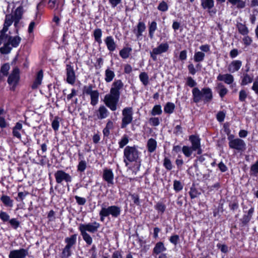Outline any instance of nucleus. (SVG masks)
Instances as JSON below:
<instances>
[{
    "instance_id": "obj_1",
    "label": "nucleus",
    "mask_w": 258,
    "mask_h": 258,
    "mask_svg": "<svg viewBox=\"0 0 258 258\" xmlns=\"http://www.w3.org/2000/svg\"><path fill=\"white\" fill-rule=\"evenodd\" d=\"M100 226V224L96 221L87 224H80L79 225V229L81 234L82 236L83 239L88 245H90L92 243L93 239L87 232L88 231L90 233H94L98 230Z\"/></svg>"
},
{
    "instance_id": "obj_2",
    "label": "nucleus",
    "mask_w": 258,
    "mask_h": 258,
    "mask_svg": "<svg viewBox=\"0 0 258 258\" xmlns=\"http://www.w3.org/2000/svg\"><path fill=\"white\" fill-rule=\"evenodd\" d=\"M193 102L198 103L203 101L205 103L210 102L213 98L212 90L208 87L204 88L200 90L198 87L192 90Z\"/></svg>"
},
{
    "instance_id": "obj_3",
    "label": "nucleus",
    "mask_w": 258,
    "mask_h": 258,
    "mask_svg": "<svg viewBox=\"0 0 258 258\" xmlns=\"http://www.w3.org/2000/svg\"><path fill=\"white\" fill-rule=\"evenodd\" d=\"M7 11L9 14L6 16L4 27L1 31L4 34L8 31V27L13 22H14V25L16 27V8H15V4L13 3L9 4Z\"/></svg>"
},
{
    "instance_id": "obj_4",
    "label": "nucleus",
    "mask_w": 258,
    "mask_h": 258,
    "mask_svg": "<svg viewBox=\"0 0 258 258\" xmlns=\"http://www.w3.org/2000/svg\"><path fill=\"white\" fill-rule=\"evenodd\" d=\"M227 139L229 141V147L230 149L237 152H242L246 150V145L243 140L238 138H235L233 135L229 136Z\"/></svg>"
},
{
    "instance_id": "obj_5",
    "label": "nucleus",
    "mask_w": 258,
    "mask_h": 258,
    "mask_svg": "<svg viewBox=\"0 0 258 258\" xmlns=\"http://www.w3.org/2000/svg\"><path fill=\"white\" fill-rule=\"evenodd\" d=\"M123 161L127 166L128 162L136 161L139 158V151L135 146H126L123 152Z\"/></svg>"
},
{
    "instance_id": "obj_6",
    "label": "nucleus",
    "mask_w": 258,
    "mask_h": 258,
    "mask_svg": "<svg viewBox=\"0 0 258 258\" xmlns=\"http://www.w3.org/2000/svg\"><path fill=\"white\" fill-rule=\"evenodd\" d=\"M121 209L116 206H109L108 208L102 207L99 212L100 220L104 221V217L111 215L113 217L116 218L120 214Z\"/></svg>"
},
{
    "instance_id": "obj_7",
    "label": "nucleus",
    "mask_w": 258,
    "mask_h": 258,
    "mask_svg": "<svg viewBox=\"0 0 258 258\" xmlns=\"http://www.w3.org/2000/svg\"><path fill=\"white\" fill-rule=\"evenodd\" d=\"M119 98V96L110 93L105 96L104 102L105 105L111 110L115 111L117 109V104Z\"/></svg>"
},
{
    "instance_id": "obj_8",
    "label": "nucleus",
    "mask_w": 258,
    "mask_h": 258,
    "mask_svg": "<svg viewBox=\"0 0 258 258\" xmlns=\"http://www.w3.org/2000/svg\"><path fill=\"white\" fill-rule=\"evenodd\" d=\"M83 93L90 95L91 98V104L95 106L98 103L99 93L97 90H93L92 85L84 86Z\"/></svg>"
},
{
    "instance_id": "obj_9",
    "label": "nucleus",
    "mask_w": 258,
    "mask_h": 258,
    "mask_svg": "<svg viewBox=\"0 0 258 258\" xmlns=\"http://www.w3.org/2000/svg\"><path fill=\"white\" fill-rule=\"evenodd\" d=\"M122 118L121 127L123 128L130 124L133 120V108L132 107H125L122 111Z\"/></svg>"
},
{
    "instance_id": "obj_10",
    "label": "nucleus",
    "mask_w": 258,
    "mask_h": 258,
    "mask_svg": "<svg viewBox=\"0 0 258 258\" xmlns=\"http://www.w3.org/2000/svg\"><path fill=\"white\" fill-rule=\"evenodd\" d=\"M54 177L56 182L58 184L61 183L63 181L66 182H70L72 181L71 176L62 170H57L54 173Z\"/></svg>"
},
{
    "instance_id": "obj_11",
    "label": "nucleus",
    "mask_w": 258,
    "mask_h": 258,
    "mask_svg": "<svg viewBox=\"0 0 258 258\" xmlns=\"http://www.w3.org/2000/svg\"><path fill=\"white\" fill-rule=\"evenodd\" d=\"M189 140L191 143V147L194 150H197V154L200 155L202 153V150L201 148L200 139L195 135H191L189 137Z\"/></svg>"
},
{
    "instance_id": "obj_12",
    "label": "nucleus",
    "mask_w": 258,
    "mask_h": 258,
    "mask_svg": "<svg viewBox=\"0 0 258 258\" xmlns=\"http://www.w3.org/2000/svg\"><path fill=\"white\" fill-rule=\"evenodd\" d=\"M67 82L70 84H74L76 81V75L73 67L70 64H67Z\"/></svg>"
},
{
    "instance_id": "obj_13",
    "label": "nucleus",
    "mask_w": 258,
    "mask_h": 258,
    "mask_svg": "<svg viewBox=\"0 0 258 258\" xmlns=\"http://www.w3.org/2000/svg\"><path fill=\"white\" fill-rule=\"evenodd\" d=\"M123 84L120 80H115L110 89V93L120 96V90L122 89Z\"/></svg>"
},
{
    "instance_id": "obj_14",
    "label": "nucleus",
    "mask_w": 258,
    "mask_h": 258,
    "mask_svg": "<svg viewBox=\"0 0 258 258\" xmlns=\"http://www.w3.org/2000/svg\"><path fill=\"white\" fill-rule=\"evenodd\" d=\"M8 83L10 89L15 91L16 88V67L13 69L12 73L9 75L8 79Z\"/></svg>"
},
{
    "instance_id": "obj_15",
    "label": "nucleus",
    "mask_w": 258,
    "mask_h": 258,
    "mask_svg": "<svg viewBox=\"0 0 258 258\" xmlns=\"http://www.w3.org/2000/svg\"><path fill=\"white\" fill-rule=\"evenodd\" d=\"M242 66V62L239 60L232 61L228 67V70L231 73L238 71Z\"/></svg>"
},
{
    "instance_id": "obj_16",
    "label": "nucleus",
    "mask_w": 258,
    "mask_h": 258,
    "mask_svg": "<svg viewBox=\"0 0 258 258\" xmlns=\"http://www.w3.org/2000/svg\"><path fill=\"white\" fill-rule=\"evenodd\" d=\"M217 80L220 81H224L226 84L230 85L234 82V77L230 74H219L217 77Z\"/></svg>"
},
{
    "instance_id": "obj_17",
    "label": "nucleus",
    "mask_w": 258,
    "mask_h": 258,
    "mask_svg": "<svg viewBox=\"0 0 258 258\" xmlns=\"http://www.w3.org/2000/svg\"><path fill=\"white\" fill-rule=\"evenodd\" d=\"M20 3V6L17 8V23L22 18V15L24 13V10L23 9L24 7H26L28 4V0H21L17 2Z\"/></svg>"
},
{
    "instance_id": "obj_18",
    "label": "nucleus",
    "mask_w": 258,
    "mask_h": 258,
    "mask_svg": "<svg viewBox=\"0 0 258 258\" xmlns=\"http://www.w3.org/2000/svg\"><path fill=\"white\" fill-rule=\"evenodd\" d=\"M103 178L108 184H113V174L112 170L108 169H104Z\"/></svg>"
},
{
    "instance_id": "obj_19",
    "label": "nucleus",
    "mask_w": 258,
    "mask_h": 258,
    "mask_svg": "<svg viewBox=\"0 0 258 258\" xmlns=\"http://www.w3.org/2000/svg\"><path fill=\"white\" fill-rule=\"evenodd\" d=\"M104 41L107 46V49L110 51H113L115 50L116 47V45L114 42V39L112 36H107L105 38Z\"/></svg>"
},
{
    "instance_id": "obj_20",
    "label": "nucleus",
    "mask_w": 258,
    "mask_h": 258,
    "mask_svg": "<svg viewBox=\"0 0 258 258\" xmlns=\"http://www.w3.org/2000/svg\"><path fill=\"white\" fill-rule=\"evenodd\" d=\"M108 111L107 109L103 105L99 107L97 113V118L103 119L106 118L108 115Z\"/></svg>"
},
{
    "instance_id": "obj_21",
    "label": "nucleus",
    "mask_w": 258,
    "mask_h": 258,
    "mask_svg": "<svg viewBox=\"0 0 258 258\" xmlns=\"http://www.w3.org/2000/svg\"><path fill=\"white\" fill-rule=\"evenodd\" d=\"M169 48V45L167 43H161L157 47L153 49V53L160 54L166 52Z\"/></svg>"
},
{
    "instance_id": "obj_22",
    "label": "nucleus",
    "mask_w": 258,
    "mask_h": 258,
    "mask_svg": "<svg viewBox=\"0 0 258 258\" xmlns=\"http://www.w3.org/2000/svg\"><path fill=\"white\" fill-rule=\"evenodd\" d=\"M146 29V26L144 22H139L138 24L137 29L134 30V33L138 38L142 36V33Z\"/></svg>"
},
{
    "instance_id": "obj_23",
    "label": "nucleus",
    "mask_w": 258,
    "mask_h": 258,
    "mask_svg": "<svg viewBox=\"0 0 258 258\" xmlns=\"http://www.w3.org/2000/svg\"><path fill=\"white\" fill-rule=\"evenodd\" d=\"M43 77V71L42 70H40L37 73L35 80L32 85V89H36L38 87L39 85H40V84H41Z\"/></svg>"
},
{
    "instance_id": "obj_24",
    "label": "nucleus",
    "mask_w": 258,
    "mask_h": 258,
    "mask_svg": "<svg viewBox=\"0 0 258 258\" xmlns=\"http://www.w3.org/2000/svg\"><path fill=\"white\" fill-rule=\"evenodd\" d=\"M77 234H73L70 237H68L65 238L64 241L67 243L66 246L71 248L74 245L77 241Z\"/></svg>"
},
{
    "instance_id": "obj_25",
    "label": "nucleus",
    "mask_w": 258,
    "mask_h": 258,
    "mask_svg": "<svg viewBox=\"0 0 258 258\" xmlns=\"http://www.w3.org/2000/svg\"><path fill=\"white\" fill-rule=\"evenodd\" d=\"M148 151L150 153L154 152L157 148V142L154 139L151 138L147 142Z\"/></svg>"
},
{
    "instance_id": "obj_26",
    "label": "nucleus",
    "mask_w": 258,
    "mask_h": 258,
    "mask_svg": "<svg viewBox=\"0 0 258 258\" xmlns=\"http://www.w3.org/2000/svg\"><path fill=\"white\" fill-rule=\"evenodd\" d=\"M114 77V72L109 68H107L105 71V81L107 83H109L113 80Z\"/></svg>"
},
{
    "instance_id": "obj_27",
    "label": "nucleus",
    "mask_w": 258,
    "mask_h": 258,
    "mask_svg": "<svg viewBox=\"0 0 258 258\" xmlns=\"http://www.w3.org/2000/svg\"><path fill=\"white\" fill-rule=\"evenodd\" d=\"M233 6H236L238 9H243L245 7L246 2L243 0H228Z\"/></svg>"
},
{
    "instance_id": "obj_28",
    "label": "nucleus",
    "mask_w": 258,
    "mask_h": 258,
    "mask_svg": "<svg viewBox=\"0 0 258 258\" xmlns=\"http://www.w3.org/2000/svg\"><path fill=\"white\" fill-rule=\"evenodd\" d=\"M166 250V247L164 246V244L162 242H157L153 249L154 253L158 254Z\"/></svg>"
},
{
    "instance_id": "obj_29",
    "label": "nucleus",
    "mask_w": 258,
    "mask_h": 258,
    "mask_svg": "<svg viewBox=\"0 0 258 258\" xmlns=\"http://www.w3.org/2000/svg\"><path fill=\"white\" fill-rule=\"evenodd\" d=\"M14 44H11L10 43H7L0 48V52L3 54H7L10 53L13 47H14Z\"/></svg>"
},
{
    "instance_id": "obj_30",
    "label": "nucleus",
    "mask_w": 258,
    "mask_h": 258,
    "mask_svg": "<svg viewBox=\"0 0 258 258\" xmlns=\"http://www.w3.org/2000/svg\"><path fill=\"white\" fill-rule=\"evenodd\" d=\"M201 6L204 9H211L214 6L213 0H201Z\"/></svg>"
},
{
    "instance_id": "obj_31",
    "label": "nucleus",
    "mask_w": 258,
    "mask_h": 258,
    "mask_svg": "<svg viewBox=\"0 0 258 258\" xmlns=\"http://www.w3.org/2000/svg\"><path fill=\"white\" fill-rule=\"evenodd\" d=\"M132 49L130 47H125L122 49L119 52V55L124 59L127 58L129 57L131 52Z\"/></svg>"
},
{
    "instance_id": "obj_32",
    "label": "nucleus",
    "mask_w": 258,
    "mask_h": 258,
    "mask_svg": "<svg viewBox=\"0 0 258 258\" xmlns=\"http://www.w3.org/2000/svg\"><path fill=\"white\" fill-rule=\"evenodd\" d=\"M237 27L239 32L243 35H246L249 32L247 27L242 23L237 24Z\"/></svg>"
},
{
    "instance_id": "obj_33",
    "label": "nucleus",
    "mask_w": 258,
    "mask_h": 258,
    "mask_svg": "<svg viewBox=\"0 0 258 258\" xmlns=\"http://www.w3.org/2000/svg\"><path fill=\"white\" fill-rule=\"evenodd\" d=\"M102 30L100 29H96L94 31L93 35L95 38V40L99 44L102 43V40L101 39L102 36Z\"/></svg>"
},
{
    "instance_id": "obj_34",
    "label": "nucleus",
    "mask_w": 258,
    "mask_h": 258,
    "mask_svg": "<svg viewBox=\"0 0 258 258\" xmlns=\"http://www.w3.org/2000/svg\"><path fill=\"white\" fill-rule=\"evenodd\" d=\"M205 54L202 51L196 52L194 56V59L196 62H201L204 60Z\"/></svg>"
},
{
    "instance_id": "obj_35",
    "label": "nucleus",
    "mask_w": 258,
    "mask_h": 258,
    "mask_svg": "<svg viewBox=\"0 0 258 258\" xmlns=\"http://www.w3.org/2000/svg\"><path fill=\"white\" fill-rule=\"evenodd\" d=\"M157 29V23L155 21H153L149 25V34L150 37L152 39L154 37V34Z\"/></svg>"
},
{
    "instance_id": "obj_36",
    "label": "nucleus",
    "mask_w": 258,
    "mask_h": 258,
    "mask_svg": "<svg viewBox=\"0 0 258 258\" xmlns=\"http://www.w3.org/2000/svg\"><path fill=\"white\" fill-rule=\"evenodd\" d=\"M196 150H194L192 147L184 146L182 148V151L183 154L187 157H190L193 151H195Z\"/></svg>"
},
{
    "instance_id": "obj_37",
    "label": "nucleus",
    "mask_w": 258,
    "mask_h": 258,
    "mask_svg": "<svg viewBox=\"0 0 258 258\" xmlns=\"http://www.w3.org/2000/svg\"><path fill=\"white\" fill-rule=\"evenodd\" d=\"M175 108V105L173 103L168 102L166 104L164 108V111L167 113H172Z\"/></svg>"
},
{
    "instance_id": "obj_38",
    "label": "nucleus",
    "mask_w": 258,
    "mask_h": 258,
    "mask_svg": "<svg viewBox=\"0 0 258 258\" xmlns=\"http://www.w3.org/2000/svg\"><path fill=\"white\" fill-rule=\"evenodd\" d=\"M139 78L140 81L142 82L144 85L146 86L148 84L149 76L146 73H141L139 75Z\"/></svg>"
},
{
    "instance_id": "obj_39",
    "label": "nucleus",
    "mask_w": 258,
    "mask_h": 258,
    "mask_svg": "<svg viewBox=\"0 0 258 258\" xmlns=\"http://www.w3.org/2000/svg\"><path fill=\"white\" fill-rule=\"evenodd\" d=\"M253 81V78L250 77L248 74H245L243 75V78L242 80L241 85L242 86L246 85L250 83Z\"/></svg>"
},
{
    "instance_id": "obj_40",
    "label": "nucleus",
    "mask_w": 258,
    "mask_h": 258,
    "mask_svg": "<svg viewBox=\"0 0 258 258\" xmlns=\"http://www.w3.org/2000/svg\"><path fill=\"white\" fill-rule=\"evenodd\" d=\"M162 112L160 105H155L151 111V114L153 116L160 115Z\"/></svg>"
},
{
    "instance_id": "obj_41",
    "label": "nucleus",
    "mask_w": 258,
    "mask_h": 258,
    "mask_svg": "<svg viewBox=\"0 0 258 258\" xmlns=\"http://www.w3.org/2000/svg\"><path fill=\"white\" fill-rule=\"evenodd\" d=\"M1 201L7 207H12L13 205V201L10 198L7 196H3L1 198Z\"/></svg>"
},
{
    "instance_id": "obj_42",
    "label": "nucleus",
    "mask_w": 258,
    "mask_h": 258,
    "mask_svg": "<svg viewBox=\"0 0 258 258\" xmlns=\"http://www.w3.org/2000/svg\"><path fill=\"white\" fill-rule=\"evenodd\" d=\"M218 88L219 89V94L221 97H223L228 92L227 89L221 83L218 84Z\"/></svg>"
},
{
    "instance_id": "obj_43",
    "label": "nucleus",
    "mask_w": 258,
    "mask_h": 258,
    "mask_svg": "<svg viewBox=\"0 0 258 258\" xmlns=\"http://www.w3.org/2000/svg\"><path fill=\"white\" fill-rule=\"evenodd\" d=\"M28 254V249L21 248L17 250V258H24Z\"/></svg>"
},
{
    "instance_id": "obj_44",
    "label": "nucleus",
    "mask_w": 258,
    "mask_h": 258,
    "mask_svg": "<svg viewBox=\"0 0 258 258\" xmlns=\"http://www.w3.org/2000/svg\"><path fill=\"white\" fill-rule=\"evenodd\" d=\"M69 247L65 246L62 251V258H68L71 255V250Z\"/></svg>"
},
{
    "instance_id": "obj_45",
    "label": "nucleus",
    "mask_w": 258,
    "mask_h": 258,
    "mask_svg": "<svg viewBox=\"0 0 258 258\" xmlns=\"http://www.w3.org/2000/svg\"><path fill=\"white\" fill-rule=\"evenodd\" d=\"M163 165L165 168L168 170L172 169V164L171 161L168 158L165 157L164 159Z\"/></svg>"
},
{
    "instance_id": "obj_46",
    "label": "nucleus",
    "mask_w": 258,
    "mask_h": 258,
    "mask_svg": "<svg viewBox=\"0 0 258 258\" xmlns=\"http://www.w3.org/2000/svg\"><path fill=\"white\" fill-rule=\"evenodd\" d=\"M10 67L8 63L4 64L1 69V74H3L4 76H7L8 74V71L10 70Z\"/></svg>"
},
{
    "instance_id": "obj_47",
    "label": "nucleus",
    "mask_w": 258,
    "mask_h": 258,
    "mask_svg": "<svg viewBox=\"0 0 258 258\" xmlns=\"http://www.w3.org/2000/svg\"><path fill=\"white\" fill-rule=\"evenodd\" d=\"M251 217L249 215H244L242 218L240 219L242 224L244 226L246 225L251 220Z\"/></svg>"
},
{
    "instance_id": "obj_48",
    "label": "nucleus",
    "mask_w": 258,
    "mask_h": 258,
    "mask_svg": "<svg viewBox=\"0 0 258 258\" xmlns=\"http://www.w3.org/2000/svg\"><path fill=\"white\" fill-rule=\"evenodd\" d=\"M168 7L166 3L162 1L158 7V9L162 12H165L168 10Z\"/></svg>"
},
{
    "instance_id": "obj_49",
    "label": "nucleus",
    "mask_w": 258,
    "mask_h": 258,
    "mask_svg": "<svg viewBox=\"0 0 258 258\" xmlns=\"http://www.w3.org/2000/svg\"><path fill=\"white\" fill-rule=\"evenodd\" d=\"M173 187L174 190L176 191H179L181 190L183 188V186L181 182L177 180H175L174 181Z\"/></svg>"
},
{
    "instance_id": "obj_50",
    "label": "nucleus",
    "mask_w": 258,
    "mask_h": 258,
    "mask_svg": "<svg viewBox=\"0 0 258 258\" xmlns=\"http://www.w3.org/2000/svg\"><path fill=\"white\" fill-rule=\"evenodd\" d=\"M87 166V163L85 161L81 160L78 166V170L81 172H83Z\"/></svg>"
},
{
    "instance_id": "obj_51",
    "label": "nucleus",
    "mask_w": 258,
    "mask_h": 258,
    "mask_svg": "<svg viewBox=\"0 0 258 258\" xmlns=\"http://www.w3.org/2000/svg\"><path fill=\"white\" fill-rule=\"evenodd\" d=\"M52 127L55 131H56L58 130L59 126V122L58 121V117H55L54 119L52 122Z\"/></svg>"
},
{
    "instance_id": "obj_52",
    "label": "nucleus",
    "mask_w": 258,
    "mask_h": 258,
    "mask_svg": "<svg viewBox=\"0 0 258 258\" xmlns=\"http://www.w3.org/2000/svg\"><path fill=\"white\" fill-rule=\"evenodd\" d=\"M155 209L160 212L161 213H163L165 210V206L161 203H158L155 206Z\"/></svg>"
},
{
    "instance_id": "obj_53",
    "label": "nucleus",
    "mask_w": 258,
    "mask_h": 258,
    "mask_svg": "<svg viewBox=\"0 0 258 258\" xmlns=\"http://www.w3.org/2000/svg\"><path fill=\"white\" fill-rule=\"evenodd\" d=\"M186 84L191 88H195L197 85V83L191 77H188L187 78Z\"/></svg>"
},
{
    "instance_id": "obj_54",
    "label": "nucleus",
    "mask_w": 258,
    "mask_h": 258,
    "mask_svg": "<svg viewBox=\"0 0 258 258\" xmlns=\"http://www.w3.org/2000/svg\"><path fill=\"white\" fill-rule=\"evenodd\" d=\"M189 194L191 199L196 198L199 195L198 191L194 187L190 188Z\"/></svg>"
},
{
    "instance_id": "obj_55",
    "label": "nucleus",
    "mask_w": 258,
    "mask_h": 258,
    "mask_svg": "<svg viewBox=\"0 0 258 258\" xmlns=\"http://www.w3.org/2000/svg\"><path fill=\"white\" fill-rule=\"evenodd\" d=\"M247 94L246 91L244 90H242L239 92V100L241 102H243L245 100L246 98Z\"/></svg>"
},
{
    "instance_id": "obj_56",
    "label": "nucleus",
    "mask_w": 258,
    "mask_h": 258,
    "mask_svg": "<svg viewBox=\"0 0 258 258\" xmlns=\"http://www.w3.org/2000/svg\"><path fill=\"white\" fill-rule=\"evenodd\" d=\"M128 142V139L126 136H124L121 141L119 142V147L122 148L125 146Z\"/></svg>"
},
{
    "instance_id": "obj_57",
    "label": "nucleus",
    "mask_w": 258,
    "mask_h": 258,
    "mask_svg": "<svg viewBox=\"0 0 258 258\" xmlns=\"http://www.w3.org/2000/svg\"><path fill=\"white\" fill-rule=\"evenodd\" d=\"M0 218L3 221L6 222L9 220L10 216L7 213L1 211L0 212Z\"/></svg>"
},
{
    "instance_id": "obj_58",
    "label": "nucleus",
    "mask_w": 258,
    "mask_h": 258,
    "mask_svg": "<svg viewBox=\"0 0 258 258\" xmlns=\"http://www.w3.org/2000/svg\"><path fill=\"white\" fill-rule=\"evenodd\" d=\"M149 122L153 126H157L159 124L160 121L158 117H151L149 119Z\"/></svg>"
},
{
    "instance_id": "obj_59",
    "label": "nucleus",
    "mask_w": 258,
    "mask_h": 258,
    "mask_svg": "<svg viewBox=\"0 0 258 258\" xmlns=\"http://www.w3.org/2000/svg\"><path fill=\"white\" fill-rule=\"evenodd\" d=\"M217 247L223 253H226L228 252V248L227 246L225 244L218 243L217 245Z\"/></svg>"
},
{
    "instance_id": "obj_60",
    "label": "nucleus",
    "mask_w": 258,
    "mask_h": 258,
    "mask_svg": "<svg viewBox=\"0 0 258 258\" xmlns=\"http://www.w3.org/2000/svg\"><path fill=\"white\" fill-rule=\"evenodd\" d=\"M75 198L76 200L77 203L79 205H84L85 204L86 202V199L84 198H81L78 196H76L75 197Z\"/></svg>"
},
{
    "instance_id": "obj_61",
    "label": "nucleus",
    "mask_w": 258,
    "mask_h": 258,
    "mask_svg": "<svg viewBox=\"0 0 258 258\" xmlns=\"http://www.w3.org/2000/svg\"><path fill=\"white\" fill-rule=\"evenodd\" d=\"M225 117V114L223 111L219 112L217 114V119L220 122L224 121Z\"/></svg>"
},
{
    "instance_id": "obj_62",
    "label": "nucleus",
    "mask_w": 258,
    "mask_h": 258,
    "mask_svg": "<svg viewBox=\"0 0 258 258\" xmlns=\"http://www.w3.org/2000/svg\"><path fill=\"white\" fill-rule=\"evenodd\" d=\"M179 236L177 235H174L170 237V241L171 243L174 244L175 245H176L178 241L179 240Z\"/></svg>"
},
{
    "instance_id": "obj_63",
    "label": "nucleus",
    "mask_w": 258,
    "mask_h": 258,
    "mask_svg": "<svg viewBox=\"0 0 258 258\" xmlns=\"http://www.w3.org/2000/svg\"><path fill=\"white\" fill-rule=\"evenodd\" d=\"M251 89L258 95V78L253 82Z\"/></svg>"
},
{
    "instance_id": "obj_64",
    "label": "nucleus",
    "mask_w": 258,
    "mask_h": 258,
    "mask_svg": "<svg viewBox=\"0 0 258 258\" xmlns=\"http://www.w3.org/2000/svg\"><path fill=\"white\" fill-rule=\"evenodd\" d=\"M250 170L254 173H258V160L251 166Z\"/></svg>"
}]
</instances>
